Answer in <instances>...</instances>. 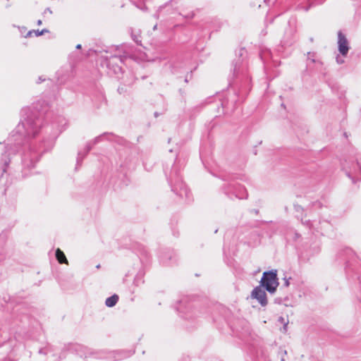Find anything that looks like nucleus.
Returning a JSON list of instances; mask_svg holds the SVG:
<instances>
[{"label":"nucleus","instance_id":"obj_33","mask_svg":"<svg viewBox=\"0 0 361 361\" xmlns=\"http://www.w3.org/2000/svg\"><path fill=\"white\" fill-rule=\"evenodd\" d=\"M336 61L338 63H343L344 62L343 59H341L339 56L336 57Z\"/></svg>","mask_w":361,"mask_h":361},{"label":"nucleus","instance_id":"obj_17","mask_svg":"<svg viewBox=\"0 0 361 361\" xmlns=\"http://www.w3.org/2000/svg\"><path fill=\"white\" fill-rule=\"evenodd\" d=\"M293 207H294L295 211L298 213H301L302 214L305 212V209L302 206H300L298 204H294Z\"/></svg>","mask_w":361,"mask_h":361},{"label":"nucleus","instance_id":"obj_22","mask_svg":"<svg viewBox=\"0 0 361 361\" xmlns=\"http://www.w3.org/2000/svg\"><path fill=\"white\" fill-rule=\"evenodd\" d=\"M176 2L177 3L178 2V0H169V1L166 2L164 5L161 6L159 8V10L157 11V13L159 12L160 10H161L163 8H164L165 6L171 4L172 2Z\"/></svg>","mask_w":361,"mask_h":361},{"label":"nucleus","instance_id":"obj_8","mask_svg":"<svg viewBox=\"0 0 361 361\" xmlns=\"http://www.w3.org/2000/svg\"><path fill=\"white\" fill-rule=\"evenodd\" d=\"M108 135H114L112 133H104L103 134L96 137L94 140L89 141L88 142L86 143L83 151H79L78 153L75 169L81 166L83 159L90 152V151L92 149L93 146L97 145L99 142H100L103 136H106Z\"/></svg>","mask_w":361,"mask_h":361},{"label":"nucleus","instance_id":"obj_14","mask_svg":"<svg viewBox=\"0 0 361 361\" xmlns=\"http://www.w3.org/2000/svg\"><path fill=\"white\" fill-rule=\"evenodd\" d=\"M55 255L60 264H68V260L64 253L59 248L56 249Z\"/></svg>","mask_w":361,"mask_h":361},{"label":"nucleus","instance_id":"obj_1","mask_svg":"<svg viewBox=\"0 0 361 361\" xmlns=\"http://www.w3.org/2000/svg\"><path fill=\"white\" fill-rule=\"evenodd\" d=\"M31 111L29 108L23 109L25 113L23 119L20 121L16 128L13 130L7 139L5 150L1 157V165L2 173H6L7 167L11 162V154H16L27 137H35L41 128V120L35 115L37 107H33Z\"/></svg>","mask_w":361,"mask_h":361},{"label":"nucleus","instance_id":"obj_21","mask_svg":"<svg viewBox=\"0 0 361 361\" xmlns=\"http://www.w3.org/2000/svg\"><path fill=\"white\" fill-rule=\"evenodd\" d=\"M300 221H301V223H302L304 226H307V227L311 228V227H312V221H311L310 220L303 221V220H302V216H301V218H300Z\"/></svg>","mask_w":361,"mask_h":361},{"label":"nucleus","instance_id":"obj_25","mask_svg":"<svg viewBox=\"0 0 361 361\" xmlns=\"http://www.w3.org/2000/svg\"><path fill=\"white\" fill-rule=\"evenodd\" d=\"M345 174L346 176L351 179L352 182L353 183H355L357 182V180H355V178L354 177H353L350 174V171H345Z\"/></svg>","mask_w":361,"mask_h":361},{"label":"nucleus","instance_id":"obj_29","mask_svg":"<svg viewBox=\"0 0 361 361\" xmlns=\"http://www.w3.org/2000/svg\"><path fill=\"white\" fill-rule=\"evenodd\" d=\"M195 17V13L193 11L190 12V13H188L187 16H185V18H193Z\"/></svg>","mask_w":361,"mask_h":361},{"label":"nucleus","instance_id":"obj_13","mask_svg":"<svg viewBox=\"0 0 361 361\" xmlns=\"http://www.w3.org/2000/svg\"><path fill=\"white\" fill-rule=\"evenodd\" d=\"M118 301V296L116 294L107 298L105 301V305L108 307H112L116 305Z\"/></svg>","mask_w":361,"mask_h":361},{"label":"nucleus","instance_id":"obj_4","mask_svg":"<svg viewBox=\"0 0 361 361\" xmlns=\"http://www.w3.org/2000/svg\"><path fill=\"white\" fill-rule=\"evenodd\" d=\"M233 77L236 79V85H238V91L236 95L245 99L252 89L251 78L248 73L247 68L240 61H233Z\"/></svg>","mask_w":361,"mask_h":361},{"label":"nucleus","instance_id":"obj_26","mask_svg":"<svg viewBox=\"0 0 361 361\" xmlns=\"http://www.w3.org/2000/svg\"><path fill=\"white\" fill-rule=\"evenodd\" d=\"M283 302L282 298H276L274 299V303L281 305Z\"/></svg>","mask_w":361,"mask_h":361},{"label":"nucleus","instance_id":"obj_5","mask_svg":"<svg viewBox=\"0 0 361 361\" xmlns=\"http://www.w3.org/2000/svg\"><path fill=\"white\" fill-rule=\"evenodd\" d=\"M279 285V282L276 269H271L263 272L259 285L260 287L263 288L270 294H274Z\"/></svg>","mask_w":361,"mask_h":361},{"label":"nucleus","instance_id":"obj_15","mask_svg":"<svg viewBox=\"0 0 361 361\" xmlns=\"http://www.w3.org/2000/svg\"><path fill=\"white\" fill-rule=\"evenodd\" d=\"M132 39L139 46H142L140 32L134 33L133 28L129 29Z\"/></svg>","mask_w":361,"mask_h":361},{"label":"nucleus","instance_id":"obj_11","mask_svg":"<svg viewBox=\"0 0 361 361\" xmlns=\"http://www.w3.org/2000/svg\"><path fill=\"white\" fill-rule=\"evenodd\" d=\"M338 49L343 56H345L349 51L350 47L345 35L339 30L338 32Z\"/></svg>","mask_w":361,"mask_h":361},{"label":"nucleus","instance_id":"obj_7","mask_svg":"<svg viewBox=\"0 0 361 361\" xmlns=\"http://www.w3.org/2000/svg\"><path fill=\"white\" fill-rule=\"evenodd\" d=\"M221 190L231 199H233V196L240 200H246L248 197L245 187L241 185L224 184Z\"/></svg>","mask_w":361,"mask_h":361},{"label":"nucleus","instance_id":"obj_38","mask_svg":"<svg viewBox=\"0 0 361 361\" xmlns=\"http://www.w3.org/2000/svg\"><path fill=\"white\" fill-rule=\"evenodd\" d=\"M279 321L281 322V323H285V319L283 317H280Z\"/></svg>","mask_w":361,"mask_h":361},{"label":"nucleus","instance_id":"obj_6","mask_svg":"<svg viewBox=\"0 0 361 361\" xmlns=\"http://www.w3.org/2000/svg\"><path fill=\"white\" fill-rule=\"evenodd\" d=\"M197 305L189 300L188 298H184L178 301V305L176 309L185 319H192L199 316L200 312L197 310Z\"/></svg>","mask_w":361,"mask_h":361},{"label":"nucleus","instance_id":"obj_42","mask_svg":"<svg viewBox=\"0 0 361 361\" xmlns=\"http://www.w3.org/2000/svg\"><path fill=\"white\" fill-rule=\"evenodd\" d=\"M76 49H81V44H78L76 46Z\"/></svg>","mask_w":361,"mask_h":361},{"label":"nucleus","instance_id":"obj_19","mask_svg":"<svg viewBox=\"0 0 361 361\" xmlns=\"http://www.w3.org/2000/svg\"><path fill=\"white\" fill-rule=\"evenodd\" d=\"M49 350H50V346L47 345L45 348H40L39 350L38 353L39 354L47 355Z\"/></svg>","mask_w":361,"mask_h":361},{"label":"nucleus","instance_id":"obj_24","mask_svg":"<svg viewBox=\"0 0 361 361\" xmlns=\"http://www.w3.org/2000/svg\"><path fill=\"white\" fill-rule=\"evenodd\" d=\"M300 237H301V235L299 233H298L297 231H295L293 233V239L294 241H297Z\"/></svg>","mask_w":361,"mask_h":361},{"label":"nucleus","instance_id":"obj_40","mask_svg":"<svg viewBox=\"0 0 361 361\" xmlns=\"http://www.w3.org/2000/svg\"><path fill=\"white\" fill-rule=\"evenodd\" d=\"M42 20H38L37 21V25H42Z\"/></svg>","mask_w":361,"mask_h":361},{"label":"nucleus","instance_id":"obj_43","mask_svg":"<svg viewBox=\"0 0 361 361\" xmlns=\"http://www.w3.org/2000/svg\"><path fill=\"white\" fill-rule=\"evenodd\" d=\"M185 82H188V78L186 77L185 79Z\"/></svg>","mask_w":361,"mask_h":361},{"label":"nucleus","instance_id":"obj_2","mask_svg":"<svg viewBox=\"0 0 361 361\" xmlns=\"http://www.w3.org/2000/svg\"><path fill=\"white\" fill-rule=\"evenodd\" d=\"M52 141L50 139L42 140V143L37 145L31 143L27 151L22 157V176L25 178L30 174V171L35 167V164L40 159L44 153L51 149Z\"/></svg>","mask_w":361,"mask_h":361},{"label":"nucleus","instance_id":"obj_27","mask_svg":"<svg viewBox=\"0 0 361 361\" xmlns=\"http://www.w3.org/2000/svg\"><path fill=\"white\" fill-rule=\"evenodd\" d=\"M345 252L348 253V255H355V253L354 252V251L350 248H346Z\"/></svg>","mask_w":361,"mask_h":361},{"label":"nucleus","instance_id":"obj_32","mask_svg":"<svg viewBox=\"0 0 361 361\" xmlns=\"http://www.w3.org/2000/svg\"><path fill=\"white\" fill-rule=\"evenodd\" d=\"M0 361H16V360L11 358V357H8L1 360Z\"/></svg>","mask_w":361,"mask_h":361},{"label":"nucleus","instance_id":"obj_30","mask_svg":"<svg viewBox=\"0 0 361 361\" xmlns=\"http://www.w3.org/2000/svg\"><path fill=\"white\" fill-rule=\"evenodd\" d=\"M356 164L358 166V167H359V169H360V170L361 171V158H360V159L357 158L356 159Z\"/></svg>","mask_w":361,"mask_h":361},{"label":"nucleus","instance_id":"obj_31","mask_svg":"<svg viewBox=\"0 0 361 361\" xmlns=\"http://www.w3.org/2000/svg\"><path fill=\"white\" fill-rule=\"evenodd\" d=\"M45 80H46V79H45V78H42V76H39V77L38 78V80H37V84H40L41 82H42L45 81Z\"/></svg>","mask_w":361,"mask_h":361},{"label":"nucleus","instance_id":"obj_39","mask_svg":"<svg viewBox=\"0 0 361 361\" xmlns=\"http://www.w3.org/2000/svg\"><path fill=\"white\" fill-rule=\"evenodd\" d=\"M164 257L169 258V259H171V257L169 255L166 254L164 256L162 257V259H164Z\"/></svg>","mask_w":361,"mask_h":361},{"label":"nucleus","instance_id":"obj_18","mask_svg":"<svg viewBox=\"0 0 361 361\" xmlns=\"http://www.w3.org/2000/svg\"><path fill=\"white\" fill-rule=\"evenodd\" d=\"M310 206H311V207H317V208L321 209V208H322L323 204L319 201H314V202H312L310 203Z\"/></svg>","mask_w":361,"mask_h":361},{"label":"nucleus","instance_id":"obj_37","mask_svg":"<svg viewBox=\"0 0 361 361\" xmlns=\"http://www.w3.org/2000/svg\"><path fill=\"white\" fill-rule=\"evenodd\" d=\"M35 30H30L27 32V37H30L32 35V32H35Z\"/></svg>","mask_w":361,"mask_h":361},{"label":"nucleus","instance_id":"obj_35","mask_svg":"<svg viewBox=\"0 0 361 361\" xmlns=\"http://www.w3.org/2000/svg\"><path fill=\"white\" fill-rule=\"evenodd\" d=\"M49 13L50 14L52 13V11L50 9V8H47L44 11V14H45L46 13Z\"/></svg>","mask_w":361,"mask_h":361},{"label":"nucleus","instance_id":"obj_41","mask_svg":"<svg viewBox=\"0 0 361 361\" xmlns=\"http://www.w3.org/2000/svg\"><path fill=\"white\" fill-rule=\"evenodd\" d=\"M154 117L157 118V117H158L159 116V114L156 111V112H154Z\"/></svg>","mask_w":361,"mask_h":361},{"label":"nucleus","instance_id":"obj_9","mask_svg":"<svg viewBox=\"0 0 361 361\" xmlns=\"http://www.w3.org/2000/svg\"><path fill=\"white\" fill-rule=\"evenodd\" d=\"M296 41V30L294 27L288 26L284 32L283 38L280 42L282 47L292 46Z\"/></svg>","mask_w":361,"mask_h":361},{"label":"nucleus","instance_id":"obj_36","mask_svg":"<svg viewBox=\"0 0 361 361\" xmlns=\"http://www.w3.org/2000/svg\"><path fill=\"white\" fill-rule=\"evenodd\" d=\"M287 326H288V322H285L283 323V329L285 331H287Z\"/></svg>","mask_w":361,"mask_h":361},{"label":"nucleus","instance_id":"obj_10","mask_svg":"<svg viewBox=\"0 0 361 361\" xmlns=\"http://www.w3.org/2000/svg\"><path fill=\"white\" fill-rule=\"evenodd\" d=\"M250 297L252 299L257 300L262 307H265L268 304V300L265 290H263L262 288L259 286L254 288L251 292Z\"/></svg>","mask_w":361,"mask_h":361},{"label":"nucleus","instance_id":"obj_44","mask_svg":"<svg viewBox=\"0 0 361 361\" xmlns=\"http://www.w3.org/2000/svg\"><path fill=\"white\" fill-rule=\"evenodd\" d=\"M310 9V6L305 8V11H307Z\"/></svg>","mask_w":361,"mask_h":361},{"label":"nucleus","instance_id":"obj_46","mask_svg":"<svg viewBox=\"0 0 361 361\" xmlns=\"http://www.w3.org/2000/svg\"><path fill=\"white\" fill-rule=\"evenodd\" d=\"M241 51H245V49H244V48H243V49H241Z\"/></svg>","mask_w":361,"mask_h":361},{"label":"nucleus","instance_id":"obj_34","mask_svg":"<svg viewBox=\"0 0 361 361\" xmlns=\"http://www.w3.org/2000/svg\"><path fill=\"white\" fill-rule=\"evenodd\" d=\"M170 67H171V73H176V68H175V66H174V64H171Z\"/></svg>","mask_w":361,"mask_h":361},{"label":"nucleus","instance_id":"obj_28","mask_svg":"<svg viewBox=\"0 0 361 361\" xmlns=\"http://www.w3.org/2000/svg\"><path fill=\"white\" fill-rule=\"evenodd\" d=\"M290 279V277L288 279H286V278L283 279V280H284L283 286H284L288 287L290 285V283H289Z\"/></svg>","mask_w":361,"mask_h":361},{"label":"nucleus","instance_id":"obj_12","mask_svg":"<svg viewBox=\"0 0 361 361\" xmlns=\"http://www.w3.org/2000/svg\"><path fill=\"white\" fill-rule=\"evenodd\" d=\"M114 59H119L120 61L121 60V56H111L110 59L107 61L106 62V66L108 67L109 69H111V67H112V69H113V72L115 73V74H118L119 73H121V67L118 66V65H116L114 66L112 63L111 61H113Z\"/></svg>","mask_w":361,"mask_h":361},{"label":"nucleus","instance_id":"obj_3","mask_svg":"<svg viewBox=\"0 0 361 361\" xmlns=\"http://www.w3.org/2000/svg\"><path fill=\"white\" fill-rule=\"evenodd\" d=\"M187 163L185 158L177 156L171 168L168 181L171 185V191L180 198H190V191L186 184L183 181L180 171L183 170Z\"/></svg>","mask_w":361,"mask_h":361},{"label":"nucleus","instance_id":"obj_45","mask_svg":"<svg viewBox=\"0 0 361 361\" xmlns=\"http://www.w3.org/2000/svg\"><path fill=\"white\" fill-rule=\"evenodd\" d=\"M96 267L99 269L100 267V264H98Z\"/></svg>","mask_w":361,"mask_h":361},{"label":"nucleus","instance_id":"obj_20","mask_svg":"<svg viewBox=\"0 0 361 361\" xmlns=\"http://www.w3.org/2000/svg\"><path fill=\"white\" fill-rule=\"evenodd\" d=\"M47 32H49V30L46 28L42 30L41 31H39V30H37L35 31V34L37 37L41 36L43 34L47 33Z\"/></svg>","mask_w":361,"mask_h":361},{"label":"nucleus","instance_id":"obj_16","mask_svg":"<svg viewBox=\"0 0 361 361\" xmlns=\"http://www.w3.org/2000/svg\"><path fill=\"white\" fill-rule=\"evenodd\" d=\"M307 60L311 61L312 63H316L317 61L315 59L316 53L314 51H309L307 54Z\"/></svg>","mask_w":361,"mask_h":361},{"label":"nucleus","instance_id":"obj_23","mask_svg":"<svg viewBox=\"0 0 361 361\" xmlns=\"http://www.w3.org/2000/svg\"><path fill=\"white\" fill-rule=\"evenodd\" d=\"M286 355V350H281L279 353V355L281 357V361H285L284 356Z\"/></svg>","mask_w":361,"mask_h":361}]
</instances>
